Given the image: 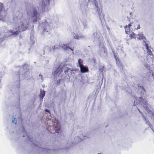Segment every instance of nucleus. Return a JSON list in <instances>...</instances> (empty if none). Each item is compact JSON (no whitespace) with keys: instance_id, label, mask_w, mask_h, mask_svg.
<instances>
[{"instance_id":"obj_1","label":"nucleus","mask_w":154,"mask_h":154,"mask_svg":"<svg viewBox=\"0 0 154 154\" xmlns=\"http://www.w3.org/2000/svg\"><path fill=\"white\" fill-rule=\"evenodd\" d=\"M144 105L143 106L148 111V112L149 114H151L153 117H154V112L151 110H148V107L147 106L148 105L147 101L145 99H143L142 97H140L134 101V105L136 106L137 105Z\"/></svg>"},{"instance_id":"obj_17","label":"nucleus","mask_w":154,"mask_h":154,"mask_svg":"<svg viewBox=\"0 0 154 154\" xmlns=\"http://www.w3.org/2000/svg\"><path fill=\"white\" fill-rule=\"evenodd\" d=\"M94 3H95V6L97 8V10H98V9L99 10H100L99 9V7H98V5L97 2H96V1H94Z\"/></svg>"},{"instance_id":"obj_20","label":"nucleus","mask_w":154,"mask_h":154,"mask_svg":"<svg viewBox=\"0 0 154 154\" xmlns=\"http://www.w3.org/2000/svg\"><path fill=\"white\" fill-rule=\"evenodd\" d=\"M45 111L46 112H48L49 113H50V111L48 109H45Z\"/></svg>"},{"instance_id":"obj_12","label":"nucleus","mask_w":154,"mask_h":154,"mask_svg":"<svg viewBox=\"0 0 154 154\" xmlns=\"http://www.w3.org/2000/svg\"><path fill=\"white\" fill-rule=\"evenodd\" d=\"M129 34V37L131 39L136 38V35L133 32H131V33H130V34Z\"/></svg>"},{"instance_id":"obj_19","label":"nucleus","mask_w":154,"mask_h":154,"mask_svg":"<svg viewBox=\"0 0 154 154\" xmlns=\"http://www.w3.org/2000/svg\"><path fill=\"white\" fill-rule=\"evenodd\" d=\"M74 38L75 39H78L79 38V36L77 34H76L75 35V36H74Z\"/></svg>"},{"instance_id":"obj_10","label":"nucleus","mask_w":154,"mask_h":154,"mask_svg":"<svg viewBox=\"0 0 154 154\" xmlns=\"http://www.w3.org/2000/svg\"><path fill=\"white\" fill-rule=\"evenodd\" d=\"M133 23V24L132 25L131 24V25H132V26H134V30L139 29L140 28V24H138L137 23Z\"/></svg>"},{"instance_id":"obj_9","label":"nucleus","mask_w":154,"mask_h":154,"mask_svg":"<svg viewBox=\"0 0 154 154\" xmlns=\"http://www.w3.org/2000/svg\"><path fill=\"white\" fill-rule=\"evenodd\" d=\"M68 45H66V44H63V45L62 46V48L64 49L65 50H67L68 49H70V50H71V51L73 52V49H72L71 48H70L68 46Z\"/></svg>"},{"instance_id":"obj_18","label":"nucleus","mask_w":154,"mask_h":154,"mask_svg":"<svg viewBox=\"0 0 154 154\" xmlns=\"http://www.w3.org/2000/svg\"><path fill=\"white\" fill-rule=\"evenodd\" d=\"M19 34V32L17 31H16L15 32H13V33L12 34V35H18Z\"/></svg>"},{"instance_id":"obj_5","label":"nucleus","mask_w":154,"mask_h":154,"mask_svg":"<svg viewBox=\"0 0 154 154\" xmlns=\"http://www.w3.org/2000/svg\"><path fill=\"white\" fill-rule=\"evenodd\" d=\"M63 71L62 68H60L59 67L54 72V75H57L58 74L60 75Z\"/></svg>"},{"instance_id":"obj_24","label":"nucleus","mask_w":154,"mask_h":154,"mask_svg":"<svg viewBox=\"0 0 154 154\" xmlns=\"http://www.w3.org/2000/svg\"><path fill=\"white\" fill-rule=\"evenodd\" d=\"M12 122L14 123V121L13 120H12Z\"/></svg>"},{"instance_id":"obj_7","label":"nucleus","mask_w":154,"mask_h":154,"mask_svg":"<svg viewBox=\"0 0 154 154\" xmlns=\"http://www.w3.org/2000/svg\"><path fill=\"white\" fill-rule=\"evenodd\" d=\"M145 46L147 51V52L148 54H149V55H152V52H151V50L149 49L148 46V45L147 43L145 44Z\"/></svg>"},{"instance_id":"obj_16","label":"nucleus","mask_w":154,"mask_h":154,"mask_svg":"<svg viewBox=\"0 0 154 154\" xmlns=\"http://www.w3.org/2000/svg\"><path fill=\"white\" fill-rule=\"evenodd\" d=\"M4 7L2 3H0V12H1L4 8Z\"/></svg>"},{"instance_id":"obj_13","label":"nucleus","mask_w":154,"mask_h":154,"mask_svg":"<svg viewBox=\"0 0 154 154\" xmlns=\"http://www.w3.org/2000/svg\"><path fill=\"white\" fill-rule=\"evenodd\" d=\"M83 61L82 59H79L78 63L80 67H81V66H82L83 65Z\"/></svg>"},{"instance_id":"obj_22","label":"nucleus","mask_w":154,"mask_h":154,"mask_svg":"<svg viewBox=\"0 0 154 154\" xmlns=\"http://www.w3.org/2000/svg\"><path fill=\"white\" fill-rule=\"evenodd\" d=\"M46 29H44V32H46Z\"/></svg>"},{"instance_id":"obj_11","label":"nucleus","mask_w":154,"mask_h":154,"mask_svg":"<svg viewBox=\"0 0 154 154\" xmlns=\"http://www.w3.org/2000/svg\"><path fill=\"white\" fill-rule=\"evenodd\" d=\"M137 38L139 40L143 39L145 38L143 35L141 34H138Z\"/></svg>"},{"instance_id":"obj_4","label":"nucleus","mask_w":154,"mask_h":154,"mask_svg":"<svg viewBox=\"0 0 154 154\" xmlns=\"http://www.w3.org/2000/svg\"><path fill=\"white\" fill-rule=\"evenodd\" d=\"M133 24V23H129L128 26L126 25L125 27V32L127 34H130V33H131V31L130 30V27L131 26H132V25H131V24L132 25Z\"/></svg>"},{"instance_id":"obj_21","label":"nucleus","mask_w":154,"mask_h":154,"mask_svg":"<svg viewBox=\"0 0 154 154\" xmlns=\"http://www.w3.org/2000/svg\"><path fill=\"white\" fill-rule=\"evenodd\" d=\"M9 32L12 33H13V32L12 31V30H9Z\"/></svg>"},{"instance_id":"obj_15","label":"nucleus","mask_w":154,"mask_h":154,"mask_svg":"<svg viewBox=\"0 0 154 154\" xmlns=\"http://www.w3.org/2000/svg\"><path fill=\"white\" fill-rule=\"evenodd\" d=\"M63 68L64 69V72L66 74L67 73L69 72V70H70L69 68L68 67H63Z\"/></svg>"},{"instance_id":"obj_14","label":"nucleus","mask_w":154,"mask_h":154,"mask_svg":"<svg viewBox=\"0 0 154 154\" xmlns=\"http://www.w3.org/2000/svg\"><path fill=\"white\" fill-rule=\"evenodd\" d=\"M45 94V92L44 91H43L42 92H41V93L39 95V96L40 98L42 99L43 97H44Z\"/></svg>"},{"instance_id":"obj_6","label":"nucleus","mask_w":154,"mask_h":154,"mask_svg":"<svg viewBox=\"0 0 154 154\" xmlns=\"http://www.w3.org/2000/svg\"><path fill=\"white\" fill-rule=\"evenodd\" d=\"M80 67V70L82 73H85L88 71V69L87 67H85L83 65Z\"/></svg>"},{"instance_id":"obj_8","label":"nucleus","mask_w":154,"mask_h":154,"mask_svg":"<svg viewBox=\"0 0 154 154\" xmlns=\"http://www.w3.org/2000/svg\"><path fill=\"white\" fill-rule=\"evenodd\" d=\"M18 28L20 30V31H19V32L20 31H23L27 29V28L24 26V24L23 23L20 26H19Z\"/></svg>"},{"instance_id":"obj_2","label":"nucleus","mask_w":154,"mask_h":154,"mask_svg":"<svg viewBox=\"0 0 154 154\" xmlns=\"http://www.w3.org/2000/svg\"><path fill=\"white\" fill-rule=\"evenodd\" d=\"M54 124L52 126H50L48 127V129L49 132L52 134L61 133V131L59 124L57 122H54Z\"/></svg>"},{"instance_id":"obj_23","label":"nucleus","mask_w":154,"mask_h":154,"mask_svg":"<svg viewBox=\"0 0 154 154\" xmlns=\"http://www.w3.org/2000/svg\"><path fill=\"white\" fill-rule=\"evenodd\" d=\"M138 110L139 111V112H140V113H141V112H140V110L139 109H138Z\"/></svg>"},{"instance_id":"obj_25","label":"nucleus","mask_w":154,"mask_h":154,"mask_svg":"<svg viewBox=\"0 0 154 154\" xmlns=\"http://www.w3.org/2000/svg\"><path fill=\"white\" fill-rule=\"evenodd\" d=\"M47 27H50V26H48Z\"/></svg>"},{"instance_id":"obj_3","label":"nucleus","mask_w":154,"mask_h":154,"mask_svg":"<svg viewBox=\"0 0 154 154\" xmlns=\"http://www.w3.org/2000/svg\"><path fill=\"white\" fill-rule=\"evenodd\" d=\"M27 15L29 17H31L33 19H36L37 17L39 16V14L36 10L33 9V11L28 10L27 11Z\"/></svg>"}]
</instances>
